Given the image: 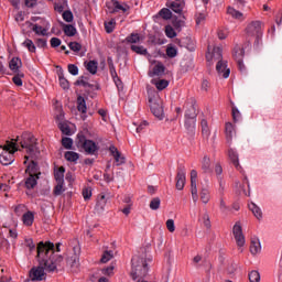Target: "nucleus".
<instances>
[{"mask_svg": "<svg viewBox=\"0 0 282 282\" xmlns=\"http://www.w3.org/2000/svg\"><path fill=\"white\" fill-rule=\"evenodd\" d=\"M184 186H186V167L184 165H178L176 173V189L184 191Z\"/></svg>", "mask_w": 282, "mask_h": 282, "instance_id": "9d476101", "label": "nucleus"}, {"mask_svg": "<svg viewBox=\"0 0 282 282\" xmlns=\"http://www.w3.org/2000/svg\"><path fill=\"white\" fill-rule=\"evenodd\" d=\"M67 265H70V268H74V265H77L78 263V254L73 253L70 257L66 259Z\"/></svg>", "mask_w": 282, "mask_h": 282, "instance_id": "8fccbe9b", "label": "nucleus"}, {"mask_svg": "<svg viewBox=\"0 0 282 282\" xmlns=\"http://www.w3.org/2000/svg\"><path fill=\"white\" fill-rule=\"evenodd\" d=\"M86 68L89 72V74H93V76L98 74V62L89 61Z\"/></svg>", "mask_w": 282, "mask_h": 282, "instance_id": "a19ab883", "label": "nucleus"}, {"mask_svg": "<svg viewBox=\"0 0 282 282\" xmlns=\"http://www.w3.org/2000/svg\"><path fill=\"white\" fill-rule=\"evenodd\" d=\"M111 259H113V251L106 250V251H104V253L101 256L100 263H109V261H111Z\"/></svg>", "mask_w": 282, "mask_h": 282, "instance_id": "79ce46f5", "label": "nucleus"}, {"mask_svg": "<svg viewBox=\"0 0 282 282\" xmlns=\"http://www.w3.org/2000/svg\"><path fill=\"white\" fill-rule=\"evenodd\" d=\"M228 158H229L231 164H234L235 169H237V171H239L241 169V165L239 164V154H237V152H235L232 149H229Z\"/></svg>", "mask_w": 282, "mask_h": 282, "instance_id": "412c9836", "label": "nucleus"}, {"mask_svg": "<svg viewBox=\"0 0 282 282\" xmlns=\"http://www.w3.org/2000/svg\"><path fill=\"white\" fill-rule=\"evenodd\" d=\"M165 35L167 39H175L177 36V33L175 32V29L171 25L165 26Z\"/></svg>", "mask_w": 282, "mask_h": 282, "instance_id": "603ef678", "label": "nucleus"}, {"mask_svg": "<svg viewBox=\"0 0 282 282\" xmlns=\"http://www.w3.org/2000/svg\"><path fill=\"white\" fill-rule=\"evenodd\" d=\"M197 101L195 99H192L191 106L185 111V118H197Z\"/></svg>", "mask_w": 282, "mask_h": 282, "instance_id": "6ab92c4d", "label": "nucleus"}, {"mask_svg": "<svg viewBox=\"0 0 282 282\" xmlns=\"http://www.w3.org/2000/svg\"><path fill=\"white\" fill-rule=\"evenodd\" d=\"M232 235L236 239L238 248H243V246H246V236H243V228L241 227L240 221H237L234 225Z\"/></svg>", "mask_w": 282, "mask_h": 282, "instance_id": "1a4fd4ad", "label": "nucleus"}, {"mask_svg": "<svg viewBox=\"0 0 282 282\" xmlns=\"http://www.w3.org/2000/svg\"><path fill=\"white\" fill-rule=\"evenodd\" d=\"M164 72H166V67L164 66V64L159 63L153 67L152 72H149V76L151 78H153V76H162V74H164Z\"/></svg>", "mask_w": 282, "mask_h": 282, "instance_id": "4be33fe9", "label": "nucleus"}, {"mask_svg": "<svg viewBox=\"0 0 282 282\" xmlns=\"http://www.w3.org/2000/svg\"><path fill=\"white\" fill-rule=\"evenodd\" d=\"M127 43H140V34L131 33L128 37H126Z\"/></svg>", "mask_w": 282, "mask_h": 282, "instance_id": "5fc2aeb1", "label": "nucleus"}, {"mask_svg": "<svg viewBox=\"0 0 282 282\" xmlns=\"http://www.w3.org/2000/svg\"><path fill=\"white\" fill-rule=\"evenodd\" d=\"M158 15L161 17V19L164 21H170V19H173V12H171V9L169 8L161 9Z\"/></svg>", "mask_w": 282, "mask_h": 282, "instance_id": "473e14b6", "label": "nucleus"}, {"mask_svg": "<svg viewBox=\"0 0 282 282\" xmlns=\"http://www.w3.org/2000/svg\"><path fill=\"white\" fill-rule=\"evenodd\" d=\"M232 56L239 67V69H245V65H243V56H246V51L243 50V47H240L239 45H236L234 47V53Z\"/></svg>", "mask_w": 282, "mask_h": 282, "instance_id": "9b49d317", "label": "nucleus"}, {"mask_svg": "<svg viewBox=\"0 0 282 282\" xmlns=\"http://www.w3.org/2000/svg\"><path fill=\"white\" fill-rule=\"evenodd\" d=\"M151 259H147V249H141V254L134 256L131 259V271L130 276L132 281H138V279H147L149 275V262Z\"/></svg>", "mask_w": 282, "mask_h": 282, "instance_id": "f03ea898", "label": "nucleus"}, {"mask_svg": "<svg viewBox=\"0 0 282 282\" xmlns=\"http://www.w3.org/2000/svg\"><path fill=\"white\" fill-rule=\"evenodd\" d=\"M196 123H197V118L185 117V128L187 129V131H193V129H195Z\"/></svg>", "mask_w": 282, "mask_h": 282, "instance_id": "e433bc0d", "label": "nucleus"}, {"mask_svg": "<svg viewBox=\"0 0 282 282\" xmlns=\"http://www.w3.org/2000/svg\"><path fill=\"white\" fill-rule=\"evenodd\" d=\"M200 127H202L203 138L208 139V137L210 135V129L208 128V121L206 119H203L200 121Z\"/></svg>", "mask_w": 282, "mask_h": 282, "instance_id": "ea45409f", "label": "nucleus"}, {"mask_svg": "<svg viewBox=\"0 0 282 282\" xmlns=\"http://www.w3.org/2000/svg\"><path fill=\"white\" fill-rule=\"evenodd\" d=\"M64 158L67 162H78L80 154L74 151H67L65 152Z\"/></svg>", "mask_w": 282, "mask_h": 282, "instance_id": "2f4dec72", "label": "nucleus"}, {"mask_svg": "<svg viewBox=\"0 0 282 282\" xmlns=\"http://www.w3.org/2000/svg\"><path fill=\"white\" fill-rule=\"evenodd\" d=\"M63 32L66 36H76V29L73 24H62Z\"/></svg>", "mask_w": 282, "mask_h": 282, "instance_id": "c85d7f7f", "label": "nucleus"}, {"mask_svg": "<svg viewBox=\"0 0 282 282\" xmlns=\"http://www.w3.org/2000/svg\"><path fill=\"white\" fill-rule=\"evenodd\" d=\"M106 7L108 8V12L110 14H116V12H120V10H122L123 12H127V10H129V6H122L117 0H110L106 3Z\"/></svg>", "mask_w": 282, "mask_h": 282, "instance_id": "f8f14e48", "label": "nucleus"}, {"mask_svg": "<svg viewBox=\"0 0 282 282\" xmlns=\"http://www.w3.org/2000/svg\"><path fill=\"white\" fill-rule=\"evenodd\" d=\"M36 261L42 265H46V272H56L58 265L63 262L64 258L61 254L54 253V242L40 241L36 247Z\"/></svg>", "mask_w": 282, "mask_h": 282, "instance_id": "f257e3e1", "label": "nucleus"}, {"mask_svg": "<svg viewBox=\"0 0 282 282\" xmlns=\"http://www.w3.org/2000/svg\"><path fill=\"white\" fill-rule=\"evenodd\" d=\"M105 30L107 34H111L116 30V19H111L109 22H105Z\"/></svg>", "mask_w": 282, "mask_h": 282, "instance_id": "09e8293b", "label": "nucleus"}, {"mask_svg": "<svg viewBox=\"0 0 282 282\" xmlns=\"http://www.w3.org/2000/svg\"><path fill=\"white\" fill-rule=\"evenodd\" d=\"M235 131V128L232 127V123L228 122L225 126V133L227 138V142H232V132Z\"/></svg>", "mask_w": 282, "mask_h": 282, "instance_id": "58836bf2", "label": "nucleus"}, {"mask_svg": "<svg viewBox=\"0 0 282 282\" xmlns=\"http://www.w3.org/2000/svg\"><path fill=\"white\" fill-rule=\"evenodd\" d=\"M40 177L41 176H34L32 174H29V177H26L24 182L25 188H28L29 191H32V188H34L36 184H39Z\"/></svg>", "mask_w": 282, "mask_h": 282, "instance_id": "aec40b11", "label": "nucleus"}, {"mask_svg": "<svg viewBox=\"0 0 282 282\" xmlns=\"http://www.w3.org/2000/svg\"><path fill=\"white\" fill-rule=\"evenodd\" d=\"M166 8H170V10L176 14H182V12H184V6L180 2H166Z\"/></svg>", "mask_w": 282, "mask_h": 282, "instance_id": "b1692460", "label": "nucleus"}, {"mask_svg": "<svg viewBox=\"0 0 282 282\" xmlns=\"http://www.w3.org/2000/svg\"><path fill=\"white\" fill-rule=\"evenodd\" d=\"M249 281L250 282H259V281H261V274H259V271H251L249 273Z\"/></svg>", "mask_w": 282, "mask_h": 282, "instance_id": "6e6d98bb", "label": "nucleus"}, {"mask_svg": "<svg viewBox=\"0 0 282 282\" xmlns=\"http://www.w3.org/2000/svg\"><path fill=\"white\" fill-rule=\"evenodd\" d=\"M62 147H64V149L72 150V147H74V140L68 137H63Z\"/></svg>", "mask_w": 282, "mask_h": 282, "instance_id": "de8ad7c7", "label": "nucleus"}, {"mask_svg": "<svg viewBox=\"0 0 282 282\" xmlns=\"http://www.w3.org/2000/svg\"><path fill=\"white\" fill-rule=\"evenodd\" d=\"M200 200L203 204H208L210 202V192H208V188L203 187L200 191Z\"/></svg>", "mask_w": 282, "mask_h": 282, "instance_id": "37998d69", "label": "nucleus"}, {"mask_svg": "<svg viewBox=\"0 0 282 282\" xmlns=\"http://www.w3.org/2000/svg\"><path fill=\"white\" fill-rule=\"evenodd\" d=\"M221 52H223V51H221V47H214L213 56H214L215 58H218V59L221 61V58H223Z\"/></svg>", "mask_w": 282, "mask_h": 282, "instance_id": "774afa93", "label": "nucleus"}, {"mask_svg": "<svg viewBox=\"0 0 282 282\" xmlns=\"http://www.w3.org/2000/svg\"><path fill=\"white\" fill-rule=\"evenodd\" d=\"M65 183H57V185L54 187L53 193L55 196L63 195V185Z\"/></svg>", "mask_w": 282, "mask_h": 282, "instance_id": "e2e57ef3", "label": "nucleus"}, {"mask_svg": "<svg viewBox=\"0 0 282 282\" xmlns=\"http://www.w3.org/2000/svg\"><path fill=\"white\" fill-rule=\"evenodd\" d=\"M58 129L62 131L64 135H72V129L69 128V124L59 122L58 123Z\"/></svg>", "mask_w": 282, "mask_h": 282, "instance_id": "49530a36", "label": "nucleus"}, {"mask_svg": "<svg viewBox=\"0 0 282 282\" xmlns=\"http://www.w3.org/2000/svg\"><path fill=\"white\" fill-rule=\"evenodd\" d=\"M68 47L72 52H80V50H83V44L78 42H70Z\"/></svg>", "mask_w": 282, "mask_h": 282, "instance_id": "4d7b16f0", "label": "nucleus"}, {"mask_svg": "<svg viewBox=\"0 0 282 282\" xmlns=\"http://www.w3.org/2000/svg\"><path fill=\"white\" fill-rule=\"evenodd\" d=\"M39 265L33 267L30 272L29 276L31 281H43L45 278V270L47 271V265H44L41 263V261H37Z\"/></svg>", "mask_w": 282, "mask_h": 282, "instance_id": "6e6552de", "label": "nucleus"}, {"mask_svg": "<svg viewBox=\"0 0 282 282\" xmlns=\"http://www.w3.org/2000/svg\"><path fill=\"white\" fill-rule=\"evenodd\" d=\"M37 140L34 138V134L30 132H24L21 135L20 145L22 149H26L29 155H35L39 153Z\"/></svg>", "mask_w": 282, "mask_h": 282, "instance_id": "423d86ee", "label": "nucleus"}, {"mask_svg": "<svg viewBox=\"0 0 282 282\" xmlns=\"http://www.w3.org/2000/svg\"><path fill=\"white\" fill-rule=\"evenodd\" d=\"M0 149L4 151L0 154V164H2V166H10V164L14 162V154L19 151L17 142L7 141L4 145H0Z\"/></svg>", "mask_w": 282, "mask_h": 282, "instance_id": "39448f33", "label": "nucleus"}, {"mask_svg": "<svg viewBox=\"0 0 282 282\" xmlns=\"http://www.w3.org/2000/svg\"><path fill=\"white\" fill-rule=\"evenodd\" d=\"M153 85H155L156 89L159 91H164L169 87V80L166 79H160L155 82L154 79L152 80Z\"/></svg>", "mask_w": 282, "mask_h": 282, "instance_id": "c9c22d12", "label": "nucleus"}, {"mask_svg": "<svg viewBox=\"0 0 282 282\" xmlns=\"http://www.w3.org/2000/svg\"><path fill=\"white\" fill-rule=\"evenodd\" d=\"M182 23H184V21L177 19L176 15L172 20V25H173L174 30H182Z\"/></svg>", "mask_w": 282, "mask_h": 282, "instance_id": "052dcab7", "label": "nucleus"}, {"mask_svg": "<svg viewBox=\"0 0 282 282\" xmlns=\"http://www.w3.org/2000/svg\"><path fill=\"white\" fill-rule=\"evenodd\" d=\"M246 34L248 39L256 37L254 44L259 45V41L263 36V31L261 30V21H252L246 28Z\"/></svg>", "mask_w": 282, "mask_h": 282, "instance_id": "0eeeda50", "label": "nucleus"}, {"mask_svg": "<svg viewBox=\"0 0 282 282\" xmlns=\"http://www.w3.org/2000/svg\"><path fill=\"white\" fill-rule=\"evenodd\" d=\"M21 67H23V62L19 57H13L9 62V69H11V72H13V74L21 73Z\"/></svg>", "mask_w": 282, "mask_h": 282, "instance_id": "f3484780", "label": "nucleus"}, {"mask_svg": "<svg viewBox=\"0 0 282 282\" xmlns=\"http://www.w3.org/2000/svg\"><path fill=\"white\" fill-rule=\"evenodd\" d=\"M250 252L251 254H258L261 252V242H259V240H251Z\"/></svg>", "mask_w": 282, "mask_h": 282, "instance_id": "4c0bfd02", "label": "nucleus"}, {"mask_svg": "<svg viewBox=\"0 0 282 282\" xmlns=\"http://www.w3.org/2000/svg\"><path fill=\"white\" fill-rule=\"evenodd\" d=\"M55 182L65 183V166H59L57 170H54Z\"/></svg>", "mask_w": 282, "mask_h": 282, "instance_id": "bb28decb", "label": "nucleus"}, {"mask_svg": "<svg viewBox=\"0 0 282 282\" xmlns=\"http://www.w3.org/2000/svg\"><path fill=\"white\" fill-rule=\"evenodd\" d=\"M68 72L72 76H78V66L76 64H68Z\"/></svg>", "mask_w": 282, "mask_h": 282, "instance_id": "0e129e2a", "label": "nucleus"}, {"mask_svg": "<svg viewBox=\"0 0 282 282\" xmlns=\"http://www.w3.org/2000/svg\"><path fill=\"white\" fill-rule=\"evenodd\" d=\"M25 173H28V175L41 177V167L39 166V163L36 161L32 160L30 162V164L28 165Z\"/></svg>", "mask_w": 282, "mask_h": 282, "instance_id": "dca6fc26", "label": "nucleus"}, {"mask_svg": "<svg viewBox=\"0 0 282 282\" xmlns=\"http://www.w3.org/2000/svg\"><path fill=\"white\" fill-rule=\"evenodd\" d=\"M25 25H28V28H32V31L35 32L37 36H47V29H43V26L34 24L30 21H26Z\"/></svg>", "mask_w": 282, "mask_h": 282, "instance_id": "a211bd4d", "label": "nucleus"}, {"mask_svg": "<svg viewBox=\"0 0 282 282\" xmlns=\"http://www.w3.org/2000/svg\"><path fill=\"white\" fill-rule=\"evenodd\" d=\"M22 45L29 50V52L35 54L36 53V45H34V42L30 39H26Z\"/></svg>", "mask_w": 282, "mask_h": 282, "instance_id": "a18cd8bd", "label": "nucleus"}, {"mask_svg": "<svg viewBox=\"0 0 282 282\" xmlns=\"http://www.w3.org/2000/svg\"><path fill=\"white\" fill-rule=\"evenodd\" d=\"M105 206H107V195L105 193H101L97 197L96 207L98 210H105Z\"/></svg>", "mask_w": 282, "mask_h": 282, "instance_id": "cd10ccee", "label": "nucleus"}, {"mask_svg": "<svg viewBox=\"0 0 282 282\" xmlns=\"http://www.w3.org/2000/svg\"><path fill=\"white\" fill-rule=\"evenodd\" d=\"M202 171L206 175H210V173H213V167L210 166V158L206 155L203 158V161H202Z\"/></svg>", "mask_w": 282, "mask_h": 282, "instance_id": "5701e85b", "label": "nucleus"}, {"mask_svg": "<svg viewBox=\"0 0 282 282\" xmlns=\"http://www.w3.org/2000/svg\"><path fill=\"white\" fill-rule=\"evenodd\" d=\"M109 152H110V155L115 158L116 166H122V164L127 163V158H124V155H122V153L118 151V148H116V145H110Z\"/></svg>", "mask_w": 282, "mask_h": 282, "instance_id": "ddd939ff", "label": "nucleus"}, {"mask_svg": "<svg viewBox=\"0 0 282 282\" xmlns=\"http://www.w3.org/2000/svg\"><path fill=\"white\" fill-rule=\"evenodd\" d=\"M82 193L86 202L87 199H91V187H85Z\"/></svg>", "mask_w": 282, "mask_h": 282, "instance_id": "680f3d73", "label": "nucleus"}, {"mask_svg": "<svg viewBox=\"0 0 282 282\" xmlns=\"http://www.w3.org/2000/svg\"><path fill=\"white\" fill-rule=\"evenodd\" d=\"M15 75L12 77V83H14V85L17 87H23V79L21 78H25V74L21 73H14Z\"/></svg>", "mask_w": 282, "mask_h": 282, "instance_id": "f704fd0d", "label": "nucleus"}, {"mask_svg": "<svg viewBox=\"0 0 282 282\" xmlns=\"http://www.w3.org/2000/svg\"><path fill=\"white\" fill-rule=\"evenodd\" d=\"M77 110L79 113H87V101L82 95L77 96Z\"/></svg>", "mask_w": 282, "mask_h": 282, "instance_id": "393cba45", "label": "nucleus"}, {"mask_svg": "<svg viewBox=\"0 0 282 282\" xmlns=\"http://www.w3.org/2000/svg\"><path fill=\"white\" fill-rule=\"evenodd\" d=\"M148 94L151 112L155 118L162 120V118H164V105L162 102V98H160V95L155 90H149Z\"/></svg>", "mask_w": 282, "mask_h": 282, "instance_id": "20e7f679", "label": "nucleus"}, {"mask_svg": "<svg viewBox=\"0 0 282 282\" xmlns=\"http://www.w3.org/2000/svg\"><path fill=\"white\" fill-rule=\"evenodd\" d=\"M166 56H169V58H175V56H177V48H175V46H167Z\"/></svg>", "mask_w": 282, "mask_h": 282, "instance_id": "13d9d810", "label": "nucleus"}, {"mask_svg": "<svg viewBox=\"0 0 282 282\" xmlns=\"http://www.w3.org/2000/svg\"><path fill=\"white\" fill-rule=\"evenodd\" d=\"M175 43L180 47H185V50H188V52H195V42H193V39L189 36L183 37L181 40L176 39Z\"/></svg>", "mask_w": 282, "mask_h": 282, "instance_id": "4468645a", "label": "nucleus"}, {"mask_svg": "<svg viewBox=\"0 0 282 282\" xmlns=\"http://www.w3.org/2000/svg\"><path fill=\"white\" fill-rule=\"evenodd\" d=\"M62 17L66 23H72V21H74V13L70 10L64 11Z\"/></svg>", "mask_w": 282, "mask_h": 282, "instance_id": "864d4df0", "label": "nucleus"}, {"mask_svg": "<svg viewBox=\"0 0 282 282\" xmlns=\"http://www.w3.org/2000/svg\"><path fill=\"white\" fill-rule=\"evenodd\" d=\"M216 70L219 75H223V78H228L230 76V68H228V62L219 59L216 65Z\"/></svg>", "mask_w": 282, "mask_h": 282, "instance_id": "2eb2a0df", "label": "nucleus"}, {"mask_svg": "<svg viewBox=\"0 0 282 282\" xmlns=\"http://www.w3.org/2000/svg\"><path fill=\"white\" fill-rule=\"evenodd\" d=\"M22 220L24 226H32L34 224V213L32 212H26L22 216Z\"/></svg>", "mask_w": 282, "mask_h": 282, "instance_id": "c756f323", "label": "nucleus"}, {"mask_svg": "<svg viewBox=\"0 0 282 282\" xmlns=\"http://www.w3.org/2000/svg\"><path fill=\"white\" fill-rule=\"evenodd\" d=\"M165 224L169 232H173L175 230V220L167 219Z\"/></svg>", "mask_w": 282, "mask_h": 282, "instance_id": "338daca9", "label": "nucleus"}, {"mask_svg": "<svg viewBox=\"0 0 282 282\" xmlns=\"http://www.w3.org/2000/svg\"><path fill=\"white\" fill-rule=\"evenodd\" d=\"M57 76H58L59 86L62 87V89H69V80L65 78V73L63 72V68H59V70L57 72Z\"/></svg>", "mask_w": 282, "mask_h": 282, "instance_id": "a878e982", "label": "nucleus"}, {"mask_svg": "<svg viewBox=\"0 0 282 282\" xmlns=\"http://www.w3.org/2000/svg\"><path fill=\"white\" fill-rule=\"evenodd\" d=\"M75 147H77L79 151H84L86 155H98V151H100V147L97 145L94 140L87 139L85 132L77 133Z\"/></svg>", "mask_w": 282, "mask_h": 282, "instance_id": "7ed1b4c3", "label": "nucleus"}, {"mask_svg": "<svg viewBox=\"0 0 282 282\" xmlns=\"http://www.w3.org/2000/svg\"><path fill=\"white\" fill-rule=\"evenodd\" d=\"M87 80H89V77H87V76H80L76 82H75V85L76 86H80L82 85V87H87V85H88V82Z\"/></svg>", "mask_w": 282, "mask_h": 282, "instance_id": "bf43d9fd", "label": "nucleus"}, {"mask_svg": "<svg viewBox=\"0 0 282 282\" xmlns=\"http://www.w3.org/2000/svg\"><path fill=\"white\" fill-rule=\"evenodd\" d=\"M227 14H230L232 19H237L238 21H241V19H243V13H241L240 11H238L232 7H228Z\"/></svg>", "mask_w": 282, "mask_h": 282, "instance_id": "72a5a7b5", "label": "nucleus"}, {"mask_svg": "<svg viewBox=\"0 0 282 282\" xmlns=\"http://www.w3.org/2000/svg\"><path fill=\"white\" fill-rule=\"evenodd\" d=\"M249 209L251 210V213H253L257 219H262L263 212H261V208L257 206V204L254 203L249 204Z\"/></svg>", "mask_w": 282, "mask_h": 282, "instance_id": "7c9ffc66", "label": "nucleus"}, {"mask_svg": "<svg viewBox=\"0 0 282 282\" xmlns=\"http://www.w3.org/2000/svg\"><path fill=\"white\" fill-rule=\"evenodd\" d=\"M130 48L132 52H135V54H140L141 56H147V54H149V51H147L144 46L131 45Z\"/></svg>", "mask_w": 282, "mask_h": 282, "instance_id": "c03bdc74", "label": "nucleus"}, {"mask_svg": "<svg viewBox=\"0 0 282 282\" xmlns=\"http://www.w3.org/2000/svg\"><path fill=\"white\" fill-rule=\"evenodd\" d=\"M35 44L37 45V47H42L43 50H45V47H47V40L46 39H36Z\"/></svg>", "mask_w": 282, "mask_h": 282, "instance_id": "69168bd1", "label": "nucleus"}, {"mask_svg": "<svg viewBox=\"0 0 282 282\" xmlns=\"http://www.w3.org/2000/svg\"><path fill=\"white\" fill-rule=\"evenodd\" d=\"M161 204H162V200L160 199V197L152 198V200L150 202L151 210H158Z\"/></svg>", "mask_w": 282, "mask_h": 282, "instance_id": "3c124183", "label": "nucleus"}]
</instances>
